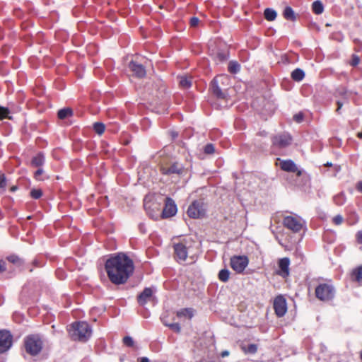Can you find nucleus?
<instances>
[{"label": "nucleus", "instance_id": "obj_37", "mask_svg": "<svg viewBox=\"0 0 362 362\" xmlns=\"http://www.w3.org/2000/svg\"><path fill=\"white\" fill-rule=\"evenodd\" d=\"M42 194L40 189H34L30 192V195L34 199H39Z\"/></svg>", "mask_w": 362, "mask_h": 362}, {"label": "nucleus", "instance_id": "obj_21", "mask_svg": "<svg viewBox=\"0 0 362 362\" xmlns=\"http://www.w3.org/2000/svg\"><path fill=\"white\" fill-rule=\"evenodd\" d=\"M44 163L45 158L44 156L41 153H39L35 156L31 161V164L34 167H40L44 164Z\"/></svg>", "mask_w": 362, "mask_h": 362}, {"label": "nucleus", "instance_id": "obj_32", "mask_svg": "<svg viewBox=\"0 0 362 362\" xmlns=\"http://www.w3.org/2000/svg\"><path fill=\"white\" fill-rule=\"evenodd\" d=\"M44 175V170L42 168H39L38 170H37L35 173H34V177L35 180H39V181H42V180H44L45 179H47L48 177H43L42 175Z\"/></svg>", "mask_w": 362, "mask_h": 362}, {"label": "nucleus", "instance_id": "obj_31", "mask_svg": "<svg viewBox=\"0 0 362 362\" xmlns=\"http://www.w3.org/2000/svg\"><path fill=\"white\" fill-rule=\"evenodd\" d=\"M228 70L230 73L235 74L240 70V65L236 62H230L228 65Z\"/></svg>", "mask_w": 362, "mask_h": 362}, {"label": "nucleus", "instance_id": "obj_44", "mask_svg": "<svg viewBox=\"0 0 362 362\" xmlns=\"http://www.w3.org/2000/svg\"><path fill=\"white\" fill-rule=\"evenodd\" d=\"M6 269L5 262L0 259V273L3 272Z\"/></svg>", "mask_w": 362, "mask_h": 362}, {"label": "nucleus", "instance_id": "obj_15", "mask_svg": "<svg viewBox=\"0 0 362 362\" xmlns=\"http://www.w3.org/2000/svg\"><path fill=\"white\" fill-rule=\"evenodd\" d=\"M278 264L279 269L277 274L284 278L288 276L289 275V259L287 257L280 259Z\"/></svg>", "mask_w": 362, "mask_h": 362}, {"label": "nucleus", "instance_id": "obj_24", "mask_svg": "<svg viewBox=\"0 0 362 362\" xmlns=\"http://www.w3.org/2000/svg\"><path fill=\"white\" fill-rule=\"evenodd\" d=\"M264 18L267 21H272L275 20V18H276L277 13L272 8H266L264 10Z\"/></svg>", "mask_w": 362, "mask_h": 362}, {"label": "nucleus", "instance_id": "obj_54", "mask_svg": "<svg viewBox=\"0 0 362 362\" xmlns=\"http://www.w3.org/2000/svg\"><path fill=\"white\" fill-rule=\"evenodd\" d=\"M357 136H358V138L362 139V132L358 133Z\"/></svg>", "mask_w": 362, "mask_h": 362}, {"label": "nucleus", "instance_id": "obj_3", "mask_svg": "<svg viewBox=\"0 0 362 362\" xmlns=\"http://www.w3.org/2000/svg\"><path fill=\"white\" fill-rule=\"evenodd\" d=\"M68 332L72 339L81 341H87L92 334V329L86 322L73 323Z\"/></svg>", "mask_w": 362, "mask_h": 362}, {"label": "nucleus", "instance_id": "obj_22", "mask_svg": "<svg viewBox=\"0 0 362 362\" xmlns=\"http://www.w3.org/2000/svg\"><path fill=\"white\" fill-rule=\"evenodd\" d=\"M305 76L304 71L300 69H296L291 73V77L294 81H300Z\"/></svg>", "mask_w": 362, "mask_h": 362}, {"label": "nucleus", "instance_id": "obj_16", "mask_svg": "<svg viewBox=\"0 0 362 362\" xmlns=\"http://www.w3.org/2000/svg\"><path fill=\"white\" fill-rule=\"evenodd\" d=\"M129 68L133 72L134 75L138 78H142L145 76L146 74L144 66L135 62H131Z\"/></svg>", "mask_w": 362, "mask_h": 362}, {"label": "nucleus", "instance_id": "obj_19", "mask_svg": "<svg viewBox=\"0 0 362 362\" xmlns=\"http://www.w3.org/2000/svg\"><path fill=\"white\" fill-rule=\"evenodd\" d=\"M144 206L148 214L153 219H158L160 216H162V213L160 212V210L158 209L156 204L154 206V208L152 209V211L150 209L151 206H148L147 203H145Z\"/></svg>", "mask_w": 362, "mask_h": 362}, {"label": "nucleus", "instance_id": "obj_9", "mask_svg": "<svg viewBox=\"0 0 362 362\" xmlns=\"http://www.w3.org/2000/svg\"><path fill=\"white\" fill-rule=\"evenodd\" d=\"M248 264V259L245 256H233L230 259V266L237 273H242Z\"/></svg>", "mask_w": 362, "mask_h": 362}, {"label": "nucleus", "instance_id": "obj_10", "mask_svg": "<svg viewBox=\"0 0 362 362\" xmlns=\"http://www.w3.org/2000/svg\"><path fill=\"white\" fill-rule=\"evenodd\" d=\"M272 142L276 148H284L291 145L292 138L287 133L279 134L273 137Z\"/></svg>", "mask_w": 362, "mask_h": 362}, {"label": "nucleus", "instance_id": "obj_40", "mask_svg": "<svg viewBox=\"0 0 362 362\" xmlns=\"http://www.w3.org/2000/svg\"><path fill=\"white\" fill-rule=\"evenodd\" d=\"M165 325L168 326L175 332H179L180 331V327L177 323L165 324Z\"/></svg>", "mask_w": 362, "mask_h": 362}, {"label": "nucleus", "instance_id": "obj_6", "mask_svg": "<svg viewBox=\"0 0 362 362\" xmlns=\"http://www.w3.org/2000/svg\"><path fill=\"white\" fill-rule=\"evenodd\" d=\"M228 81L229 78L227 75H220L216 77L211 82V91L218 98H226V95L221 90L219 84L226 86L228 85Z\"/></svg>", "mask_w": 362, "mask_h": 362}, {"label": "nucleus", "instance_id": "obj_47", "mask_svg": "<svg viewBox=\"0 0 362 362\" xmlns=\"http://www.w3.org/2000/svg\"><path fill=\"white\" fill-rule=\"evenodd\" d=\"M359 63V59L356 57H354L352 59L351 64L353 66H356Z\"/></svg>", "mask_w": 362, "mask_h": 362}, {"label": "nucleus", "instance_id": "obj_49", "mask_svg": "<svg viewBox=\"0 0 362 362\" xmlns=\"http://www.w3.org/2000/svg\"><path fill=\"white\" fill-rule=\"evenodd\" d=\"M139 362H149V360L146 357H142L138 359Z\"/></svg>", "mask_w": 362, "mask_h": 362}, {"label": "nucleus", "instance_id": "obj_42", "mask_svg": "<svg viewBox=\"0 0 362 362\" xmlns=\"http://www.w3.org/2000/svg\"><path fill=\"white\" fill-rule=\"evenodd\" d=\"M293 119L296 122L300 123L303 120V115L300 113L296 114L293 116Z\"/></svg>", "mask_w": 362, "mask_h": 362}, {"label": "nucleus", "instance_id": "obj_5", "mask_svg": "<svg viewBox=\"0 0 362 362\" xmlns=\"http://www.w3.org/2000/svg\"><path fill=\"white\" fill-rule=\"evenodd\" d=\"M25 347L29 354L36 356L42 350V341L37 335H31L25 340Z\"/></svg>", "mask_w": 362, "mask_h": 362}, {"label": "nucleus", "instance_id": "obj_14", "mask_svg": "<svg viewBox=\"0 0 362 362\" xmlns=\"http://www.w3.org/2000/svg\"><path fill=\"white\" fill-rule=\"evenodd\" d=\"M161 170L162 173L165 175H180L183 173L184 168L180 163H175L170 166L162 167Z\"/></svg>", "mask_w": 362, "mask_h": 362}, {"label": "nucleus", "instance_id": "obj_23", "mask_svg": "<svg viewBox=\"0 0 362 362\" xmlns=\"http://www.w3.org/2000/svg\"><path fill=\"white\" fill-rule=\"evenodd\" d=\"M283 16L286 19L289 21H294L296 19L295 13L293 10L289 6L285 8L283 12Z\"/></svg>", "mask_w": 362, "mask_h": 362}, {"label": "nucleus", "instance_id": "obj_33", "mask_svg": "<svg viewBox=\"0 0 362 362\" xmlns=\"http://www.w3.org/2000/svg\"><path fill=\"white\" fill-rule=\"evenodd\" d=\"M6 185V177L4 174L0 173V194L5 191Z\"/></svg>", "mask_w": 362, "mask_h": 362}, {"label": "nucleus", "instance_id": "obj_4", "mask_svg": "<svg viewBox=\"0 0 362 362\" xmlns=\"http://www.w3.org/2000/svg\"><path fill=\"white\" fill-rule=\"evenodd\" d=\"M315 295L322 301H329L334 297L335 288L329 283L320 284L315 288Z\"/></svg>", "mask_w": 362, "mask_h": 362}, {"label": "nucleus", "instance_id": "obj_20", "mask_svg": "<svg viewBox=\"0 0 362 362\" xmlns=\"http://www.w3.org/2000/svg\"><path fill=\"white\" fill-rule=\"evenodd\" d=\"M179 318H187L190 320L194 316V310L191 308H183L177 312Z\"/></svg>", "mask_w": 362, "mask_h": 362}, {"label": "nucleus", "instance_id": "obj_27", "mask_svg": "<svg viewBox=\"0 0 362 362\" xmlns=\"http://www.w3.org/2000/svg\"><path fill=\"white\" fill-rule=\"evenodd\" d=\"M313 9L315 13L321 14L323 12L324 7L320 1H316L313 4Z\"/></svg>", "mask_w": 362, "mask_h": 362}, {"label": "nucleus", "instance_id": "obj_28", "mask_svg": "<svg viewBox=\"0 0 362 362\" xmlns=\"http://www.w3.org/2000/svg\"><path fill=\"white\" fill-rule=\"evenodd\" d=\"M229 276L230 272L226 269H221L218 273V278L223 282H226L229 279Z\"/></svg>", "mask_w": 362, "mask_h": 362}, {"label": "nucleus", "instance_id": "obj_25", "mask_svg": "<svg viewBox=\"0 0 362 362\" xmlns=\"http://www.w3.org/2000/svg\"><path fill=\"white\" fill-rule=\"evenodd\" d=\"M179 83L182 88H188L191 86L192 81L189 77L182 76L179 78Z\"/></svg>", "mask_w": 362, "mask_h": 362}, {"label": "nucleus", "instance_id": "obj_2", "mask_svg": "<svg viewBox=\"0 0 362 362\" xmlns=\"http://www.w3.org/2000/svg\"><path fill=\"white\" fill-rule=\"evenodd\" d=\"M199 244L190 237H186L178 243H174L175 257L178 262H185L187 259L194 261L198 252Z\"/></svg>", "mask_w": 362, "mask_h": 362}, {"label": "nucleus", "instance_id": "obj_11", "mask_svg": "<svg viewBox=\"0 0 362 362\" xmlns=\"http://www.w3.org/2000/svg\"><path fill=\"white\" fill-rule=\"evenodd\" d=\"M274 309L276 315L281 317L287 312L286 300L282 296H276L274 300Z\"/></svg>", "mask_w": 362, "mask_h": 362}, {"label": "nucleus", "instance_id": "obj_39", "mask_svg": "<svg viewBox=\"0 0 362 362\" xmlns=\"http://www.w3.org/2000/svg\"><path fill=\"white\" fill-rule=\"evenodd\" d=\"M214 152V146L212 144H207L204 147V153L206 154H211Z\"/></svg>", "mask_w": 362, "mask_h": 362}, {"label": "nucleus", "instance_id": "obj_43", "mask_svg": "<svg viewBox=\"0 0 362 362\" xmlns=\"http://www.w3.org/2000/svg\"><path fill=\"white\" fill-rule=\"evenodd\" d=\"M199 22V20L197 17H193L190 20V24L192 26H197Z\"/></svg>", "mask_w": 362, "mask_h": 362}, {"label": "nucleus", "instance_id": "obj_51", "mask_svg": "<svg viewBox=\"0 0 362 362\" xmlns=\"http://www.w3.org/2000/svg\"><path fill=\"white\" fill-rule=\"evenodd\" d=\"M358 189L359 192H361L362 193V181L358 183Z\"/></svg>", "mask_w": 362, "mask_h": 362}, {"label": "nucleus", "instance_id": "obj_7", "mask_svg": "<svg viewBox=\"0 0 362 362\" xmlns=\"http://www.w3.org/2000/svg\"><path fill=\"white\" fill-rule=\"evenodd\" d=\"M206 207L202 201H194L189 205L187 214L192 218H201L205 216Z\"/></svg>", "mask_w": 362, "mask_h": 362}, {"label": "nucleus", "instance_id": "obj_30", "mask_svg": "<svg viewBox=\"0 0 362 362\" xmlns=\"http://www.w3.org/2000/svg\"><path fill=\"white\" fill-rule=\"evenodd\" d=\"M93 129L97 134L100 135L104 132L105 127L103 123L95 122L93 125Z\"/></svg>", "mask_w": 362, "mask_h": 362}, {"label": "nucleus", "instance_id": "obj_18", "mask_svg": "<svg viewBox=\"0 0 362 362\" xmlns=\"http://www.w3.org/2000/svg\"><path fill=\"white\" fill-rule=\"evenodd\" d=\"M279 165L282 170L288 172H296L298 170L296 164L291 160H279Z\"/></svg>", "mask_w": 362, "mask_h": 362}, {"label": "nucleus", "instance_id": "obj_45", "mask_svg": "<svg viewBox=\"0 0 362 362\" xmlns=\"http://www.w3.org/2000/svg\"><path fill=\"white\" fill-rule=\"evenodd\" d=\"M343 104L344 103L340 101V100H337V112L339 113V110L341 108V107L343 106Z\"/></svg>", "mask_w": 362, "mask_h": 362}, {"label": "nucleus", "instance_id": "obj_36", "mask_svg": "<svg viewBox=\"0 0 362 362\" xmlns=\"http://www.w3.org/2000/svg\"><path fill=\"white\" fill-rule=\"evenodd\" d=\"M8 260L14 264H17V265H21L22 264V261L21 259H20L16 255H11L8 257Z\"/></svg>", "mask_w": 362, "mask_h": 362}, {"label": "nucleus", "instance_id": "obj_34", "mask_svg": "<svg viewBox=\"0 0 362 362\" xmlns=\"http://www.w3.org/2000/svg\"><path fill=\"white\" fill-rule=\"evenodd\" d=\"M355 279L357 282L362 284V267H359L356 271L354 272Z\"/></svg>", "mask_w": 362, "mask_h": 362}, {"label": "nucleus", "instance_id": "obj_26", "mask_svg": "<svg viewBox=\"0 0 362 362\" xmlns=\"http://www.w3.org/2000/svg\"><path fill=\"white\" fill-rule=\"evenodd\" d=\"M241 348H242V350L245 354H255L257 351V346L254 344H249L247 346L242 345Z\"/></svg>", "mask_w": 362, "mask_h": 362}, {"label": "nucleus", "instance_id": "obj_29", "mask_svg": "<svg viewBox=\"0 0 362 362\" xmlns=\"http://www.w3.org/2000/svg\"><path fill=\"white\" fill-rule=\"evenodd\" d=\"M72 110L69 108L62 109L58 112V117L60 119H65L67 117L71 115Z\"/></svg>", "mask_w": 362, "mask_h": 362}, {"label": "nucleus", "instance_id": "obj_41", "mask_svg": "<svg viewBox=\"0 0 362 362\" xmlns=\"http://www.w3.org/2000/svg\"><path fill=\"white\" fill-rule=\"evenodd\" d=\"M343 220H344V218L341 215H337L332 219L334 223L336 225L341 224L343 222Z\"/></svg>", "mask_w": 362, "mask_h": 362}, {"label": "nucleus", "instance_id": "obj_55", "mask_svg": "<svg viewBox=\"0 0 362 362\" xmlns=\"http://www.w3.org/2000/svg\"><path fill=\"white\" fill-rule=\"evenodd\" d=\"M177 136V133H173V137H174V138H175V137H176Z\"/></svg>", "mask_w": 362, "mask_h": 362}, {"label": "nucleus", "instance_id": "obj_17", "mask_svg": "<svg viewBox=\"0 0 362 362\" xmlns=\"http://www.w3.org/2000/svg\"><path fill=\"white\" fill-rule=\"evenodd\" d=\"M153 296V290L150 288H145L143 292L138 296V302L140 305H144L149 301Z\"/></svg>", "mask_w": 362, "mask_h": 362}, {"label": "nucleus", "instance_id": "obj_35", "mask_svg": "<svg viewBox=\"0 0 362 362\" xmlns=\"http://www.w3.org/2000/svg\"><path fill=\"white\" fill-rule=\"evenodd\" d=\"M8 114H9L8 109H7L6 107H1L0 105V119H3L4 118H9V119H11V117H8Z\"/></svg>", "mask_w": 362, "mask_h": 362}, {"label": "nucleus", "instance_id": "obj_56", "mask_svg": "<svg viewBox=\"0 0 362 362\" xmlns=\"http://www.w3.org/2000/svg\"><path fill=\"white\" fill-rule=\"evenodd\" d=\"M327 165H331L332 164H331V163H327Z\"/></svg>", "mask_w": 362, "mask_h": 362}, {"label": "nucleus", "instance_id": "obj_12", "mask_svg": "<svg viewBox=\"0 0 362 362\" xmlns=\"http://www.w3.org/2000/svg\"><path fill=\"white\" fill-rule=\"evenodd\" d=\"M12 346V335L8 331H0V353L7 351Z\"/></svg>", "mask_w": 362, "mask_h": 362}, {"label": "nucleus", "instance_id": "obj_53", "mask_svg": "<svg viewBox=\"0 0 362 362\" xmlns=\"http://www.w3.org/2000/svg\"><path fill=\"white\" fill-rule=\"evenodd\" d=\"M16 189H17V187H16V186H13V187L11 188V190L12 192H14V191H16Z\"/></svg>", "mask_w": 362, "mask_h": 362}, {"label": "nucleus", "instance_id": "obj_13", "mask_svg": "<svg viewBox=\"0 0 362 362\" xmlns=\"http://www.w3.org/2000/svg\"><path fill=\"white\" fill-rule=\"evenodd\" d=\"M177 212V207L175 204L174 202L170 199L167 198L165 202V207L162 211V217L168 218L174 216Z\"/></svg>", "mask_w": 362, "mask_h": 362}, {"label": "nucleus", "instance_id": "obj_38", "mask_svg": "<svg viewBox=\"0 0 362 362\" xmlns=\"http://www.w3.org/2000/svg\"><path fill=\"white\" fill-rule=\"evenodd\" d=\"M123 342L128 346H133L134 344L133 339L129 336L124 337Z\"/></svg>", "mask_w": 362, "mask_h": 362}, {"label": "nucleus", "instance_id": "obj_50", "mask_svg": "<svg viewBox=\"0 0 362 362\" xmlns=\"http://www.w3.org/2000/svg\"><path fill=\"white\" fill-rule=\"evenodd\" d=\"M218 57L221 61L226 59V56L223 54H218Z\"/></svg>", "mask_w": 362, "mask_h": 362}, {"label": "nucleus", "instance_id": "obj_46", "mask_svg": "<svg viewBox=\"0 0 362 362\" xmlns=\"http://www.w3.org/2000/svg\"><path fill=\"white\" fill-rule=\"evenodd\" d=\"M356 237H357L358 242L359 243H362V231L358 232Z\"/></svg>", "mask_w": 362, "mask_h": 362}, {"label": "nucleus", "instance_id": "obj_52", "mask_svg": "<svg viewBox=\"0 0 362 362\" xmlns=\"http://www.w3.org/2000/svg\"><path fill=\"white\" fill-rule=\"evenodd\" d=\"M340 197H340V196H339V197H337L335 198V202H336V203H337V204H342V202H339V201H338V199H339Z\"/></svg>", "mask_w": 362, "mask_h": 362}, {"label": "nucleus", "instance_id": "obj_8", "mask_svg": "<svg viewBox=\"0 0 362 362\" xmlns=\"http://www.w3.org/2000/svg\"><path fill=\"white\" fill-rule=\"evenodd\" d=\"M284 225L294 233L299 232L304 224L303 221L298 216H288L284 218Z\"/></svg>", "mask_w": 362, "mask_h": 362}, {"label": "nucleus", "instance_id": "obj_1", "mask_svg": "<svg viewBox=\"0 0 362 362\" xmlns=\"http://www.w3.org/2000/svg\"><path fill=\"white\" fill-rule=\"evenodd\" d=\"M105 269L111 282L115 284H122L133 273L134 264L126 255L120 253L107 260Z\"/></svg>", "mask_w": 362, "mask_h": 362}, {"label": "nucleus", "instance_id": "obj_48", "mask_svg": "<svg viewBox=\"0 0 362 362\" xmlns=\"http://www.w3.org/2000/svg\"><path fill=\"white\" fill-rule=\"evenodd\" d=\"M228 355H229V351H227V350H225V351H222L221 354V356L222 357H226V356H228Z\"/></svg>", "mask_w": 362, "mask_h": 362}]
</instances>
